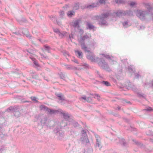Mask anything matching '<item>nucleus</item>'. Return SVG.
Masks as SVG:
<instances>
[{"instance_id": "f257e3e1", "label": "nucleus", "mask_w": 153, "mask_h": 153, "mask_svg": "<svg viewBox=\"0 0 153 153\" xmlns=\"http://www.w3.org/2000/svg\"><path fill=\"white\" fill-rule=\"evenodd\" d=\"M88 130L86 129H82L80 139V141L83 144H87L89 143L87 133Z\"/></svg>"}, {"instance_id": "f03ea898", "label": "nucleus", "mask_w": 153, "mask_h": 153, "mask_svg": "<svg viewBox=\"0 0 153 153\" xmlns=\"http://www.w3.org/2000/svg\"><path fill=\"white\" fill-rule=\"evenodd\" d=\"M95 99L94 95L91 94H88L86 96L84 95L80 99L84 102H91Z\"/></svg>"}, {"instance_id": "7ed1b4c3", "label": "nucleus", "mask_w": 153, "mask_h": 153, "mask_svg": "<svg viewBox=\"0 0 153 153\" xmlns=\"http://www.w3.org/2000/svg\"><path fill=\"white\" fill-rule=\"evenodd\" d=\"M60 128L61 127L59 125L55 128L53 131L59 139H62L64 136V132L60 129Z\"/></svg>"}, {"instance_id": "20e7f679", "label": "nucleus", "mask_w": 153, "mask_h": 153, "mask_svg": "<svg viewBox=\"0 0 153 153\" xmlns=\"http://www.w3.org/2000/svg\"><path fill=\"white\" fill-rule=\"evenodd\" d=\"M137 15L141 19H144V17L146 15V14L145 12L139 10L137 11Z\"/></svg>"}, {"instance_id": "39448f33", "label": "nucleus", "mask_w": 153, "mask_h": 153, "mask_svg": "<svg viewBox=\"0 0 153 153\" xmlns=\"http://www.w3.org/2000/svg\"><path fill=\"white\" fill-rule=\"evenodd\" d=\"M101 140V138L100 136L96 135V146L97 145L99 149H100L102 147L100 142Z\"/></svg>"}, {"instance_id": "423d86ee", "label": "nucleus", "mask_w": 153, "mask_h": 153, "mask_svg": "<svg viewBox=\"0 0 153 153\" xmlns=\"http://www.w3.org/2000/svg\"><path fill=\"white\" fill-rule=\"evenodd\" d=\"M116 142L117 143H120L124 146H126V143L125 142V140L123 138L120 139L118 138L116 140Z\"/></svg>"}, {"instance_id": "0eeeda50", "label": "nucleus", "mask_w": 153, "mask_h": 153, "mask_svg": "<svg viewBox=\"0 0 153 153\" xmlns=\"http://www.w3.org/2000/svg\"><path fill=\"white\" fill-rule=\"evenodd\" d=\"M23 34L27 37H30V35L27 30L26 29H23L22 31Z\"/></svg>"}, {"instance_id": "6e6552de", "label": "nucleus", "mask_w": 153, "mask_h": 153, "mask_svg": "<svg viewBox=\"0 0 153 153\" xmlns=\"http://www.w3.org/2000/svg\"><path fill=\"white\" fill-rule=\"evenodd\" d=\"M87 58L90 60L92 62H94V57L93 56L91 53H90L89 55H87Z\"/></svg>"}, {"instance_id": "1a4fd4ad", "label": "nucleus", "mask_w": 153, "mask_h": 153, "mask_svg": "<svg viewBox=\"0 0 153 153\" xmlns=\"http://www.w3.org/2000/svg\"><path fill=\"white\" fill-rule=\"evenodd\" d=\"M109 13H104L102 14V16L101 17V19L102 20L103 19L107 18L109 16Z\"/></svg>"}, {"instance_id": "9d476101", "label": "nucleus", "mask_w": 153, "mask_h": 153, "mask_svg": "<svg viewBox=\"0 0 153 153\" xmlns=\"http://www.w3.org/2000/svg\"><path fill=\"white\" fill-rule=\"evenodd\" d=\"M75 52L76 53H77V56L79 58H81L82 57V54L81 52L77 51H76Z\"/></svg>"}, {"instance_id": "9b49d317", "label": "nucleus", "mask_w": 153, "mask_h": 153, "mask_svg": "<svg viewBox=\"0 0 153 153\" xmlns=\"http://www.w3.org/2000/svg\"><path fill=\"white\" fill-rule=\"evenodd\" d=\"M57 96L59 98V99L61 100H64V98L63 95L61 93H59L57 94Z\"/></svg>"}, {"instance_id": "f8f14e48", "label": "nucleus", "mask_w": 153, "mask_h": 153, "mask_svg": "<svg viewBox=\"0 0 153 153\" xmlns=\"http://www.w3.org/2000/svg\"><path fill=\"white\" fill-rule=\"evenodd\" d=\"M62 114L64 117L65 119H68L70 117V115L68 113H63Z\"/></svg>"}, {"instance_id": "ddd939ff", "label": "nucleus", "mask_w": 153, "mask_h": 153, "mask_svg": "<svg viewBox=\"0 0 153 153\" xmlns=\"http://www.w3.org/2000/svg\"><path fill=\"white\" fill-rule=\"evenodd\" d=\"M124 13H123V12L121 10H118L116 13V14L117 16H120L122 15L123 14H124Z\"/></svg>"}, {"instance_id": "4468645a", "label": "nucleus", "mask_w": 153, "mask_h": 153, "mask_svg": "<svg viewBox=\"0 0 153 153\" xmlns=\"http://www.w3.org/2000/svg\"><path fill=\"white\" fill-rule=\"evenodd\" d=\"M74 12L72 11H69L67 13L68 16H71L72 15H74Z\"/></svg>"}, {"instance_id": "2eb2a0df", "label": "nucleus", "mask_w": 153, "mask_h": 153, "mask_svg": "<svg viewBox=\"0 0 153 153\" xmlns=\"http://www.w3.org/2000/svg\"><path fill=\"white\" fill-rule=\"evenodd\" d=\"M82 48L83 49H84L86 51L89 52L90 51L88 50V49L84 45H82Z\"/></svg>"}, {"instance_id": "dca6fc26", "label": "nucleus", "mask_w": 153, "mask_h": 153, "mask_svg": "<svg viewBox=\"0 0 153 153\" xmlns=\"http://www.w3.org/2000/svg\"><path fill=\"white\" fill-rule=\"evenodd\" d=\"M102 83L107 86L110 85V84L107 81H103L102 82Z\"/></svg>"}, {"instance_id": "f3484780", "label": "nucleus", "mask_w": 153, "mask_h": 153, "mask_svg": "<svg viewBox=\"0 0 153 153\" xmlns=\"http://www.w3.org/2000/svg\"><path fill=\"white\" fill-rule=\"evenodd\" d=\"M129 4L131 7H133L136 5L135 2H131L129 3Z\"/></svg>"}, {"instance_id": "a211bd4d", "label": "nucleus", "mask_w": 153, "mask_h": 153, "mask_svg": "<svg viewBox=\"0 0 153 153\" xmlns=\"http://www.w3.org/2000/svg\"><path fill=\"white\" fill-rule=\"evenodd\" d=\"M78 22L77 21H76L74 22L73 26L74 27H76L78 25Z\"/></svg>"}, {"instance_id": "6ab92c4d", "label": "nucleus", "mask_w": 153, "mask_h": 153, "mask_svg": "<svg viewBox=\"0 0 153 153\" xmlns=\"http://www.w3.org/2000/svg\"><path fill=\"white\" fill-rule=\"evenodd\" d=\"M106 24V22L105 21L100 22H99V24L100 25H105Z\"/></svg>"}, {"instance_id": "aec40b11", "label": "nucleus", "mask_w": 153, "mask_h": 153, "mask_svg": "<svg viewBox=\"0 0 153 153\" xmlns=\"http://www.w3.org/2000/svg\"><path fill=\"white\" fill-rule=\"evenodd\" d=\"M132 141L134 142L135 144L137 145H140L141 143H140L139 142H138L137 141H136L135 140H133Z\"/></svg>"}, {"instance_id": "412c9836", "label": "nucleus", "mask_w": 153, "mask_h": 153, "mask_svg": "<svg viewBox=\"0 0 153 153\" xmlns=\"http://www.w3.org/2000/svg\"><path fill=\"white\" fill-rule=\"evenodd\" d=\"M89 28H93L94 27L93 26L90 24L88 23L87 24Z\"/></svg>"}, {"instance_id": "4be33fe9", "label": "nucleus", "mask_w": 153, "mask_h": 153, "mask_svg": "<svg viewBox=\"0 0 153 153\" xmlns=\"http://www.w3.org/2000/svg\"><path fill=\"white\" fill-rule=\"evenodd\" d=\"M106 0H99V2L101 4H105Z\"/></svg>"}, {"instance_id": "5701e85b", "label": "nucleus", "mask_w": 153, "mask_h": 153, "mask_svg": "<svg viewBox=\"0 0 153 153\" xmlns=\"http://www.w3.org/2000/svg\"><path fill=\"white\" fill-rule=\"evenodd\" d=\"M48 111L50 112L51 114H52L55 113V111L53 110H49Z\"/></svg>"}, {"instance_id": "b1692460", "label": "nucleus", "mask_w": 153, "mask_h": 153, "mask_svg": "<svg viewBox=\"0 0 153 153\" xmlns=\"http://www.w3.org/2000/svg\"><path fill=\"white\" fill-rule=\"evenodd\" d=\"M31 99L33 100V101H37V98L36 97H31Z\"/></svg>"}, {"instance_id": "393cba45", "label": "nucleus", "mask_w": 153, "mask_h": 153, "mask_svg": "<svg viewBox=\"0 0 153 153\" xmlns=\"http://www.w3.org/2000/svg\"><path fill=\"white\" fill-rule=\"evenodd\" d=\"M4 135L2 133L0 134V138H3L4 137Z\"/></svg>"}, {"instance_id": "a878e982", "label": "nucleus", "mask_w": 153, "mask_h": 153, "mask_svg": "<svg viewBox=\"0 0 153 153\" xmlns=\"http://www.w3.org/2000/svg\"><path fill=\"white\" fill-rule=\"evenodd\" d=\"M65 66H66V68L67 69H70L71 68V66L69 65H65Z\"/></svg>"}, {"instance_id": "bb28decb", "label": "nucleus", "mask_w": 153, "mask_h": 153, "mask_svg": "<svg viewBox=\"0 0 153 153\" xmlns=\"http://www.w3.org/2000/svg\"><path fill=\"white\" fill-rule=\"evenodd\" d=\"M5 149V148L4 147H2L0 149V151L1 152H3L4 150Z\"/></svg>"}, {"instance_id": "cd10ccee", "label": "nucleus", "mask_w": 153, "mask_h": 153, "mask_svg": "<svg viewBox=\"0 0 153 153\" xmlns=\"http://www.w3.org/2000/svg\"><path fill=\"white\" fill-rule=\"evenodd\" d=\"M94 7V6L92 5H89V6H88L87 8H88V9H90L91 8H93Z\"/></svg>"}, {"instance_id": "c85d7f7f", "label": "nucleus", "mask_w": 153, "mask_h": 153, "mask_svg": "<svg viewBox=\"0 0 153 153\" xmlns=\"http://www.w3.org/2000/svg\"><path fill=\"white\" fill-rule=\"evenodd\" d=\"M129 129L130 130L132 131L133 130H134V129H136L132 127H131Z\"/></svg>"}, {"instance_id": "c756f323", "label": "nucleus", "mask_w": 153, "mask_h": 153, "mask_svg": "<svg viewBox=\"0 0 153 153\" xmlns=\"http://www.w3.org/2000/svg\"><path fill=\"white\" fill-rule=\"evenodd\" d=\"M96 97H97V98L98 100L100 101V96H98V95H96Z\"/></svg>"}, {"instance_id": "7c9ffc66", "label": "nucleus", "mask_w": 153, "mask_h": 153, "mask_svg": "<svg viewBox=\"0 0 153 153\" xmlns=\"http://www.w3.org/2000/svg\"><path fill=\"white\" fill-rule=\"evenodd\" d=\"M116 2L117 3H121V1L120 0H118L117 1H116Z\"/></svg>"}, {"instance_id": "2f4dec72", "label": "nucleus", "mask_w": 153, "mask_h": 153, "mask_svg": "<svg viewBox=\"0 0 153 153\" xmlns=\"http://www.w3.org/2000/svg\"><path fill=\"white\" fill-rule=\"evenodd\" d=\"M73 61V60H72ZM75 62L78 63V62L76 60H75L74 61H73Z\"/></svg>"}, {"instance_id": "473e14b6", "label": "nucleus", "mask_w": 153, "mask_h": 153, "mask_svg": "<svg viewBox=\"0 0 153 153\" xmlns=\"http://www.w3.org/2000/svg\"><path fill=\"white\" fill-rule=\"evenodd\" d=\"M148 110L149 111H151L152 110L151 108L150 107Z\"/></svg>"}, {"instance_id": "72a5a7b5", "label": "nucleus", "mask_w": 153, "mask_h": 153, "mask_svg": "<svg viewBox=\"0 0 153 153\" xmlns=\"http://www.w3.org/2000/svg\"><path fill=\"white\" fill-rule=\"evenodd\" d=\"M58 31H58V30H56V31L54 30V31H55V32H58Z\"/></svg>"}, {"instance_id": "f704fd0d", "label": "nucleus", "mask_w": 153, "mask_h": 153, "mask_svg": "<svg viewBox=\"0 0 153 153\" xmlns=\"http://www.w3.org/2000/svg\"><path fill=\"white\" fill-rule=\"evenodd\" d=\"M34 64H35V65H37V64L36 63H35V62H34Z\"/></svg>"}, {"instance_id": "c9c22d12", "label": "nucleus", "mask_w": 153, "mask_h": 153, "mask_svg": "<svg viewBox=\"0 0 153 153\" xmlns=\"http://www.w3.org/2000/svg\"><path fill=\"white\" fill-rule=\"evenodd\" d=\"M126 23H127V22H125V24H126Z\"/></svg>"}, {"instance_id": "e433bc0d", "label": "nucleus", "mask_w": 153, "mask_h": 153, "mask_svg": "<svg viewBox=\"0 0 153 153\" xmlns=\"http://www.w3.org/2000/svg\"><path fill=\"white\" fill-rule=\"evenodd\" d=\"M152 85H153V83Z\"/></svg>"}]
</instances>
